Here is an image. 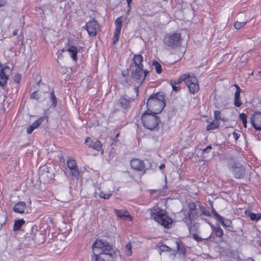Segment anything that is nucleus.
<instances>
[{"label": "nucleus", "mask_w": 261, "mask_h": 261, "mask_svg": "<svg viewBox=\"0 0 261 261\" xmlns=\"http://www.w3.org/2000/svg\"><path fill=\"white\" fill-rule=\"evenodd\" d=\"M93 254L91 261H106L107 256L114 258L115 251L110 245L100 240H97L92 245Z\"/></svg>", "instance_id": "nucleus-1"}, {"label": "nucleus", "mask_w": 261, "mask_h": 261, "mask_svg": "<svg viewBox=\"0 0 261 261\" xmlns=\"http://www.w3.org/2000/svg\"><path fill=\"white\" fill-rule=\"evenodd\" d=\"M146 106L147 111L154 114L162 111L165 106V97L163 93H156L151 95L148 99Z\"/></svg>", "instance_id": "nucleus-2"}, {"label": "nucleus", "mask_w": 261, "mask_h": 261, "mask_svg": "<svg viewBox=\"0 0 261 261\" xmlns=\"http://www.w3.org/2000/svg\"><path fill=\"white\" fill-rule=\"evenodd\" d=\"M151 218L166 228H170L172 220L166 214V211L158 206H154L150 210Z\"/></svg>", "instance_id": "nucleus-3"}, {"label": "nucleus", "mask_w": 261, "mask_h": 261, "mask_svg": "<svg viewBox=\"0 0 261 261\" xmlns=\"http://www.w3.org/2000/svg\"><path fill=\"white\" fill-rule=\"evenodd\" d=\"M227 167L229 172L236 178H242L245 174L244 167L232 157L228 160Z\"/></svg>", "instance_id": "nucleus-4"}, {"label": "nucleus", "mask_w": 261, "mask_h": 261, "mask_svg": "<svg viewBox=\"0 0 261 261\" xmlns=\"http://www.w3.org/2000/svg\"><path fill=\"white\" fill-rule=\"evenodd\" d=\"M148 112L149 111L147 110L142 115V122L145 128L152 130L158 127L160 119L156 116V114Z\"/></svg>", "instance_id": "nucleus-5"}, {"label": "nucleus", "mask_w": 261, "mask_h": 261, "mask_svg": "<svg viewBox=\"0 0 261 261\" xmlns=\"http://www.w3.org/2000/svg\"><path fill=\"white\" fill-rule=\"evenodd\" d=\"M164 44L172 48L179 46L181 42V37L179 33H170L166 34L163 40Z\"/></svg>", "instance_id": "nucleus-6"}, {"label": "nucleus", "mask_w": 261, "mask_h": 261, "mask_svg": "<svg viewBox=\"0 0 261 261\" xmlns=\"http://www.w3.org/2000/svg\"><path fill=\"white\" fill-rule=\"evenodd\" d=\"M186 85L189 90V92L192 94H195L199 90L198 79L193 74L188 73V77L186 80Z\"/></svg>", "instance_id": "nucleus-7"}, {"label": "nucleus", "mask_w": 261, "mask_h": 261, "mask_svg": "<svg viewBox=\"0 0 261 261\" xmlns=\"http://www.w3.org/2000/svg\"><path fill=\"white\" fill-rule=\"evenodd\" d=\"M130 72L133 79L139 85L144 81L148 72L147 70H144L143 68H132Z\"/></svg>", "instance_id": "nucleus-8"}, {"label": "nucleus", "mask_w": 261, "mask_h": 261, "mask_svg": "<svg viewBox=\"0 0 261 261\" xmlns=\"http://www.w3.org/2000/svg\"><path fill=\"white\" fill-rule=\"evenodd\" d=\"M126 17L121 16L116 19L115 21V29L114 33V36L113 37V44H116L119 41V36L120 34L122 24L123 21L126 19Z\"/></svg>", "instance_id": "nucleus-9"}, {"label": "nucleus", "mask_w": 261, "mask_h": 261, "mask_svg": "<svg viewBox=\"0 0 261 261\" xmlns=\"http://www.w3.org/2000/svg\"><path fill=\"white\" fill-rule=\"evenodd\" d=\"M134 101V98L130 97L127 95H121L117 104L122 109L127 110L131 107V103Z\"/></svg>", "instance_id": "nucleus-10"}, {"label": "nucleus", "mask_w": 261, "mask_h": 261, "mask_svg": "<svg viewBox=\"0 0 261 261\" xmlns=\"http://www.w3.org/2000/svg\"><path fill=\"white\" fill-rule=\"evenodd\" d=\"M99 27L97 22L95 20H92L86 23L84 27L88 33V34L93 37L95 36L97 33V30Z\"/></svg>", "instance_id": "nucleus-11"}, {"label": "nucleus", "mask_w": 261, "mask_h": 261, "mask_svg": "<svg viewBox=\"0 0 261 261\" xmlns=\"http://www.w3.org/2000/svg\"><path fill=\"white\" fill-rule=\"evenodd\" d=\"M252 126L256 130H261V113L255 112L250 118Z\"/></svg>", "instance_id": "nucleus-12"}, {"label": "nucleus", "mask_w": 261, "mask_h": 261, "mask_svg": "<svg viewBox=\"0 0 261 261\" xmlns=\"http://www.w3.org/2000/svg\"><path fill=\"white\" fill-rule=\"evenodd\" d=\"M67 166L71 170V175L77 178L79 176L80 171L75 160L73 159L68 160Z\"/></svg>", "instance_id": "nucleus-13"}, {"label": "nucleus", "mask_w": 261, "mask_h": 261, "mask_svg": "<svg viewBox=\"0 0 261 261\" xmlns=\"http://www.w3.org/2000/svg\"><path fill=\"white\" fill-rule=\"evenodd\" d=\"M10 73V68L7 66L0 70V85L1 86L6 85Z\"/></svg>", "instance_id": "nucleus-14"}, {"label": "nucleus", "mask_w": 261, "mask_h": 261, "mask_svg": "<svg viewBox=\"0 0 261 261\" xmlns=\"http://www.w3.org/2000/svg\"><path fill=\"white\" fill-rule=\"evenodd\" d=\"M143 61V58L141 55H134L130 64V69L143 68L142 62Z\"/></svg>", "instance_id": "nucleus-15"}, {"label": "nucleus", "mask_w": 261, "mask_h": 261, "mask_svg": "<svg viewBox=\"0 0 261 261\" xmlns=\"http://www.w3.org/2000/svg\"><path fill=\"white\" fill-rule=\"evenodd\" d=\"M85 143L90 148H92L97 151L100 150L102 147V145L100 141L97 140H93L89 137H87L86 139Z\"/></svg>", "instance_id": "nucleus-16"}, {"label": "nucleus", "mask_w": 261, "mask_h": 261, "mask_svg": "<svg viewBox=\"0 0 261 261\" xmlns=\"http://www.w3.org/2000/svg\"><path fill=\"white\" fill-rule=\"evenodd\" d=\"M131 167L137 171H142L145 168L143 161L138 159H133L130 162Z\"/></svg>", "instance_id": "nucleus-17"}, {"label": "nucleus", "mask_w": 261, "mask_h": 261, "mask_svg": "<svg viewBox=\"0 0 261 261\" xmlns=\"http://www.w3.org/2000/svg\"><path fill=\"white\" fill-rule=\"evenodd\" d=\"M78 50V48L76 46L72 44L67 45L66 51L68 52L70 57L74 62H76L78 59L77 56Z\"/></svg>", "instance_id": "nucleus-18"}, {"label": "nucleus", "mask_w": 261, "mask_h": 261, "mask_svg": "<svg viewBox=\"0 0 261 261\" xmlns=\"http://www.w3.org/2000/svg\"><path fill=\"white\" fill-rule=\"evenodd\" d=\"M234 86L236 88V91L234 95V105L236 107H240L242 105L240 97L241 90L238 85L234 84Z\"/></svg>", "instance_id": "nucleus-19"}, {"label": "nucleus", "mask_w": 261, "mask_h": 261, "mask_svg": "<svg viewBox=\"0 0 261 261\" xmlns=\"http://www.w3.org/2000/svg\"><path fill=\"white\" fill-rule=\"evenodd\" d=\"M26 208V204L23 201H19L17 202L13 207L14 211L19 214H23L25 212Z\"/></svg>", "instance_id": "nucleus-20"}, {"label": "nucleus", "mask_w": 261, "mask_h": 261, "mask_svg": "<svg viewBox=\"0 0 261 261\" xmlns=\"http://www.w3.org/2000/svg\"><path fill=\"white\" fill-rule=\"evenodd\" d=\"M44 118L43 117H40L35 122L30 125L27 129V133L28 134H31L33 130L38 127L43 122Z\"/></svg>", "instance_id": "nucleus-21"}, {"label": "nucleus", "mask_w": 261, "mask_h": 261, "mask_svg": "<svg viewBox=\"0 0 261 261\" xmlns=\"http://www.w3.org/2000/svg\"><path fill=\"white\" fill-rule=\"evenodd\" d=\"M208 224H210L213 232H215V235L218 238H222L224 234L223 230L221 228L219 225H217L215 226L210 223H209Z\"/></svg>", "instance_id": "nucleus-22"}, {"label": "nucleus", "mask_w": 261, "mask_h": 261, "mask_svg": "<svg viewBox=\"0 0 261 261\" xmlns=\"http://www.w3.org/2000/svg\"><path fill=\"white\" fill-rule=\"evenodd\" d=\"M115 212L119 218L122 219L125 218H129V220H131L129 214L128 212L123 210H115Z\"/></svg>", "instance_id": "nucleus-23"}, {"label": "nucleus", "mask_w": 261, "mask_h": 261, "mask_svg": "<svg viewBox=\"0 0 261 261\" xmlns=\"http://www.w3.org/2000/svg\"><path fill=\"white\" fill-rule=\"evenodd\" d=\"M246 215L252 221H257L261 219V214L253 213L250 211H245Z\"/></svg>", "instance_id": "nucleus-24"}, {"label": "nucleus", "mask_w": 261, "mask_h": 261, "mask_svg": "<svg viewBox=\"0 0 261 261\" xmlns=\"http://www.w3.org/2000/svg\"><path fill=\"white\" fill-rule=\"evenodd\" d=\"M188 216L190 221L196 219L199 216H201V214H199L198 207L197 208L195 211H193L191 212H188Z\"/></svg>", "instance_id": "nucleus-25"}, {"label": "nucleus", "mask_w": 261, "mask_h": 261, "mask_svg": "<svg viewBox=\"0 0 261 261\" xmlns=\"http://www.w3.org/2000/svg\"><path fill=\"white\" fill-rule=\"evenodd\" d=\"M176 244L178 252L181 254L185 255L186 251L184 244L181 242L179 241L176 242Z\"/></svg>", "instance_id": "nucleus-26"}, {"label": "nucleus", "mask_w": 261, "mask_h": 261, "mask_svg": "<svg viewBox=\"0 0 261 261\" xmlns=\"http://www.w3.org/2000/svg\"><path fill=\"white\" fill-rule=\"evenodd\" d=\"M24 223L25 221L22 219L16 220L14 222L13 230L16 231L20 230Z\"/></svg>", "instance_id": "nucleus-27"}, {"label": "nucleus", "mask_w": 261, "mask_h": 261, "mask_svg": "<svg viewBox=\"0 0 261 261\" xmlns=\"http://www.w3.org/2000/svg\"><path fill=\"white\" fill-rule=\"evenodd\" d=\"M156 248L159 250L160 254H161L162 252H169L171 251V249L169 247L161 243L158 244L156 246Z\"/></svg>", "instance_id": "nucleus-28"}, {"label": "nucleus", "mask_w": 261, "mask_h": 261, "mask_svg": "<svg viewBox=\"0 0 261 261\" xmlns=\"http://www.w3.org/2000/svg\"><path fill=\"white\" fill-rule=\"evenodd\" d=\"M113 192L111 191H109L108 192H105L103 191H100L98 193V196L100 198L104 199H108L113 195Z\"/></svg>", "instance_id": "nucleus-29"}, {"label": "nucleus", "mask_w": 261, "mask_h": 261, "mask_svg": "<svg viewBox=\"0 0 261 261\" xmlns=\"http://www.w3.org/2000/svg\"><path fill=\"white\" fill-rule=\"evenodd\" d=\"M198 207L199 208V214H201V216L205 215L208 217L211 216L210 212L205 207L199 204L198 205Z\"/></svg>", "instance_id": "nucleus-30"}, {"label": "nucleus", "mask_w": 261, "mask_h": 261, "mask_svg": "<svg viewBox=\"0 0 261 261\" xmlns=\"http://www.w3.org/2000/svg\"><path fill=\"white\" fill-rule=\"evenodd\" d=\"M187 77H188V73H185L182 75H181L178 79L177 80H175L173 82H172L171 83L174 84V85H177L181 82L184 81L186 82V80L187 79Z\"/></svg>", "instance_id": "nucleus-31"}, {"label": "nucleus", "mask_w": 261, "mask_h": 261, "mask_svg": "<svg viewBox=\"0 0 261 261\" xmlns=\"http://www.w3.org/2000/svg\"><path fill=\"white\" fill-rule=\"evenodd\" d=\"M219 123L217 121H213L211 122L206 127L207 130H214L219 127Z\"/></svg>", "instance_id": "nucleus-32"}, {"label": "nucleus", "mask_w": 261, "mask_h": 261, "mask_svg": "<svg viewBox=\"0 0 261 261\" xmlns=\"http://www.w3.org/2000/svg\"><path fill=\"white\" fill-rule=\"evenodd\" d=\"M239 118L242 121L243 126L245 128H246L247 127V123L246 115L243 113H241L239 115Z\"/></svg>", "instance_id": "nucleus-33"}, {"label": "nucleus", "mask_w": 261, "mask_h": 261, "mask_svg": "<svg viewBox=\"0 0 261 261\" xmlns=\"http://www.w3.org/2000/svg\"><path fill=\"white\" fill-rule=\"evenodd\" d=\"M50 100L51 101V107L55 108L57 106V100L54 92H51L50 93Z\"/></svg>", "instance_id": "nucleus-34"}, {"label": "nucleus", "mask_w": 261, "mask_h": 261, "mask_svg": "<svg viewBox=\"0 0 261 261\" xmlns=\"http://www.w3.org/2000/svg\"><path fill=\"white\" fill-rule=\"evenodd\" d=\"M153 65L154 66L156 73L160 74L162 72V66L160 63L156 61L153 62Z\"/></svg>", "instance_id": "nucleus-35"}, {"label": "nucleus", "mask_w": 261, "mask_h": 261, "mask_svg": "<svg viewBox=\"0 0 261 261\" xmlns=\"http://www.w3.org/2000/svg\"><path fill=\"white\" fill-rule=\"evenodd\" d=\"M125 253L128 256H130L132 254V245L130 243H127L125 246Z\"/></svg>", "instance_id": "nucleus-36"}, {"label": "nucleus", "mask_w": 261, "mask_h": 261, "mask_svg": "<svg viewBox=\"0 0 261 261\" xmlns=\"http://www.w3.org/2000/svg\"><path fill=\"white\" fill-rule=\"evenodd\" d=\"M188 207L189 208L188 212H191L195 211L198 208V205L197 206L194 202H191L188 204Z\"/></svg>", "instance_id": "nucleus-37"}, {"label": "nucleus", "mask_w": 261, "mask_h": 261, "mask_svg": "<svg viewBox=\"0 0 261 261\" xmlns=\"http://www.w3.org/2000/svg\"><path fill=\"white\" fill-rule=\"evenodd\" d=\"M246 23V21H243V22H239L237 21L234 23V27L236 29H240L243 27L245 24Z\"/></svg>", "instance_id": "nucleus-38"}, {"label": "nucleus", "mask_w": 261, "mask_h": 261, "mask_svg": "<svg viewBox=\"0 0 261 261\" xmlns=\"http://www.w3.org/2000/svg\"><path fill=\"white\" fill-rule=\"evenodd\" d=\"M214 117L216 120H223L221 117V113L220 111H215Z\"/></svg>", "instance_id": "nucleus-39"}, {"label": "nucleus", "mask_w": 261, "mask_h": 261, "mask_svg": "<svg viewBox=\"0 0 261 261\" xmlns=\"http://www.w3.org/2000/svg\"><path fill=\"white\" fill-rule=\"evenodd\" d=\"M222 225L225 227H229L231 222L229 219H223V221L221 222Z\"/></svg>", "instance_id": "nucleus-40"}, {"label": "nucleus", "mask_w": 261, "mask_h": 261, "mask_svg": "<svg viewBox=\"0 0 261 261\" xmlns=\"http://www.w3.org/2000/svg\"><path fill=\"white\" fill-rule=\"evenodd\" d=\"M21 76L20 74H16L14 77V81L17 84L19 83Z\"/></svg>", "instance_id": "nucleus-41"}, {"label": "nucleus", "mask_w": 261, "mask_h": 261, "mask_svg": "<svg viewBox=\"0 0 261 261\" xmlns=\"http://www.w3.org/2000/svg\"><path fill=\"white\" fill-rule=\"evenodd\" d=\"M31 97L33 99L38 100V99H39L40 96L37 92H34L31 94Z\"/></svg>", "instance_id": "nucleus-42"}, {"label": "nucleus", "mask_w": 261, "mask_h": 261, "mask_svg": "<svg viewBox=\"0 0 261 261\" xmlns=\"http://www.w3.org/2000/svg\"><path fill=\"white\" fill-rule=\"evenodd\" d=\"M171 85L172 87V90L174 91H175L176 92H177L180 91V88L178 86H176V85H174V84H172L171 83Z\"/></svg>", "instance_id": "nucleus-43"}, {"label": "nucleus", "mask_w": 261, "mask_h": 261, "mask_svg": "<svg viewBox=\"0 0 261 261\" xmlns=\"http://www.w3.org/2000/svg\"><path fill=\"white\" fill-rule=\"evenodd\" d=\"M211 149H212V146L208 145L205 148L203 149L202 152L203 153H204V152L209 153L211 151Z\"/></svg>", "instance_id": "nucleus-44"}, {"label": "nucleus", "mask_w": 261, "mask_h": 261, "mask_svg": "<svg viewBox=\"0 0 261 261\" xmlns=\"http://www.w3.org/2000/svg\"><path fill=\"white\" fill-rule=\"evenodd\" d=\"M149 193L150 195H153L155 193H159V194H161V190H149Z\"/></svg>", "instance_id": "nucleus-45"}, {"label": "nucleus", "mask_w": 261, "mask_h": 261, "mask_svg": "<svg viewBox=\"0 0 261 261\" xmlns=\"http://www.w3.org/2000/svg\"><path fill=\"white\" fill-rule=\"evenodd\" d=\"M233 138L235 139V140H237L238 138L240 137V135L239 134H238L236 132H233L232 133Z\"/></svg>", "instance_id": "nucleus-46"}, {"label": "nucleus", "mask_w": 261, "mask_h": 261, "mask_svg": "<svg viewBox=\"0 0 261 261\" xmlns=\"http://www.w3.org/2000/svg\"><path fill=\"white\" fill-rule=\"evenodd\" d=\"M192 237H193V238H194V240H196L197 241H201V239L200 238L198 237V236L197 234H196V233L193 234Z\"/></svg>", "instance_id": "nucleus-47"}, {"label": "nucleus", "mask_w": 261, "mask_h": 261, "mask_svg": "<svg viewBox=\"0 0 261 261\" xmlns=\"http://www.w3.org/2000/svg\"><path fill=\"white\" fill-rule=\"evenodd\" d=\"M218 220H219L220 222L223 221L224 218L222 217L221 215L219 214H217V215L215 217Z\"/></svg>", "instance_id": "nucleus-48"}, {"label": "nucleus", "mask_w": 261, "mask_h": 261, "mask_svg": "<svg viewBox=\"0 0 261 261\" xmlns=\"http://www.w3.org/2000/svg\"><path fill=\"white\" fill-rule=\"evenodd\" d=\"M211 209H212V213L214 215V216L215 217L217 214H218L217 212L216 211L215 208L213 207V204H211Z\"/></svg>", "instance_id": "nucleus-49"}, {"label": "nucleus", "mask_w": 261, "mask_h": 261, "mask_svg": "<svg viewBox=\"0 0 261 261\" xmlns=\"http://www.w3.org/2000/svg\"><path fill=\"white\" fill-rule=\"evenodd\" d=\"M6 0H0V7L5 5Z\"/></svg>", "instance_id": "nucleus-50"}, {"label": "nucleus", "mask_w": 261, "mask_h": 261, "mask_svg": "<svg viewBox=\"0 0 261 261\" xmlns=\"http://www.w3.org/2000/svg\"><path fill=\"white\" fill-rule=\"evenodd\" d=\"M132 0H126V2L127 3V6L129 8V9H130V5L132 3Z\"/></svg>", "instance_id": "nucleus-51"}, {"label": "nucleus", "mask_w": 261, "mask_h": 261, "mask_svg": "<svg viewBox=\"0 0 261 261\" xmlns=\"http://www.w3.org/2000/svg\"><path fill=\"white\" fill-rule=\"evenodd\" d=\"M165 167V165L164 164H162L160 166L159 168H160V169H162L164 168Z\"/></svg>", "instance_id": "nucleus-52"}, {"label": "nucleus", "mask_w": 261, "mask_h": 261, "mask_svg": "<svg viewBox=\"0 0 261 261\" xmlns=\"http://www.w3.org/2000/svg\"><path fill=\"white\" fill-rule=\"evenodd\" d=\"M135 92L137 93V94H138V93L139 92L138 88L136 87L135 88Z\"/></svg>", "instance_id": "nucleus-53"}, {"label": "nucleus", "mask_w": 261, "mask_h": 261, "mask_svg": "<svg viewBox=\"0 0 261 261\" xmlns=\"http://www.w3.org/2000/svg\"><path fill=\"white\" fill-rule=\"evenodd\" d=\"M17 34V31H16V30H15V31H14V32H13V35H14V36H15V35H16Z\"/></svg>", "instance_id": "nucleus-54"}, {"label": "nucleus", "mask_w": 261, "mask_h": 261, "mask_svg": "<svg viewBox=\"0 0 261 261\" xmlns=\"http://www.w3.org/2000/svg\"><path fill=\"white\" fill-rule=\"evenodd\" d=\"M165 189L167 190V186H165V187L164 188L163 190H164Z\"/></svg>", "instance_id": "nucleus-55"}]
</instances>
